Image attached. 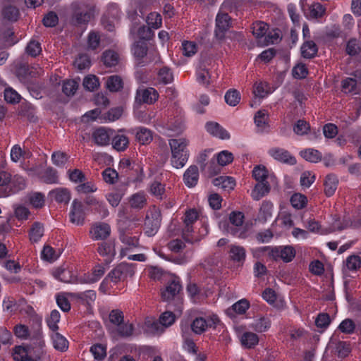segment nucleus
<instances>
[{"label": "nucleus", "mask_w": 361, "mask_h": 361, "mask_svg": "<svg viewBox=\"0 0 361 361\" xmlns=\"http://www.w3.org/2000/svg\"><path fill=\"white\" fill-rule=\"evenodd\" d=\"M45 343L42 336L39 334L33 339L32 347L27 348L23 346H17L14 348L13 359L16 361H37L45 355Z\"/></svg>", "instance_id": "f257e3e1"}, {"label": "nucleus", "mask_w": 361, "mask_h": 361, "mask_svg": "<svg viewBox=\"0 0 361 361\" xmlns=\"http://www.w3.org/2000/svg\"><path fill=\"white\" fill-rule=\"evenodd\" d=\"M169 144L171 152V165L176 169L183 168L186 164L189 157L187 149L188 140L183 137L171 139Z\"/></svg>", "instance_id": "f03ea898"}, {"label": "nucleus", "mask_w": 361, "mask_h": 361, "mask_svg": "<svg viewBox=\"0 0 361 361\" xmlns=\"http://www.w3.org/2000/svg\"><path fill=\"white\" fill-rule=\"evenodd\" d=\"M176 318L175 314L169 311L162 313L159 322L154 318H148L142 326L143 331L148 334H160L164 332L165 328L171 326L175 322Z\"/></svg>", "instance_id": "7ed1b4c3"}, {"label": "nucleus", "mask_w": 361, "mask_h": 361, "mask_svg": "<svg viewBox=\"0 0 361 361\" xmlns=\"http://www.w3.org/2000/svg\"><path fill=\"white\" fill-rule=\"evenodd\" d=\"M136 271V264L133 263H121L111 271L100 285V289L102 290L104 285L109 280L114 283L124 281L128 279L132 278Z\"/></svg>", "instance_id": "20e7f679"}, {"label": "nucleus", "mask_w": 361, "mask_h": 361, "mask_svg": "<svg viewBox=\"0 0 361 361\" xmlns=\"http://www.w3.org/2000/svg\"><path fill=\"white\" fill-rule=\"evenodd\" d=\"M244 215L240 212H233L229 216L230 225L224 231L240 238L247 236V226L243 224ZM221 228H224L225 224L220 223Z\"/></svg>", "instance_id": "39448f33"}, {"label": "nucleus", "mask_w": 361, "mask_h": 361, "mask_svg": "<svg viewBox=\"0 0 361 361\" xmlns=\"http://www.w3.org/2000/svg\"><path fill=\"white\" fill-rule=\"evenodd\" d=\"M197 219V213L195 210L190 209L186 212L184 218L185 228L183 231V238L189 242L193 243L200 240V237L204 236L208 233L207 226L204 225L200 231V236L192 234L193 232L192 224Z\"/></svg>", "instance_id": "423d86ee"}, {"label": "nucleus", "mask_w": 361, "mask_h": 361, "mask_svg": "<svg viewBox=\"0 0 361 361\" xmlns=\"http://www.w3.org/2000/svg\"><path fill=\"white\" fill-rule=\"evenodd\" d=\"M52 276L57 281L67 283L81 284V276H78L77 271L68 264H62L51 270Z\"/></svg>", "instance_id": "0eeeda50"}, {"label": "nucleus", "mask_w": 361, "mask_h": 361, "mask_svg": "<svg viewBox=\"0 0 361 361\" xmlns=\"http://www.w3.org/2000/svg\"><path fill=\"white\" fill-rule=\"evenodd\" d=\"M72 8L74 12V20L77 23L88 22L94 12L93 4L85 1L73 3Z\"/></svg>", "instance_id": "6e6552de"}, {"label": "nucleus", "mask_w": 361, "mask_h": 361, "mask_svg": "<svg viewBox=\"0 0 361 361\" xmlns=\"http://www.w3.org/2000/svg\"><path fill=\"white\" fill-rule=\"evenodd\" d=\"M220 324L219 317L214 313H209L205 317L196 318L191 324V329L195 334H201L207 329L216 328Z\"/></svg>", "instance_id": "1a4fd4ad"}, {"label": "nucleus", "mask_w": 361, "mask_h": 361, "mask_svg": "<svg viewBox=\"0 0 361 361\" xmlns=\"http://www.w3.org/2000/svg\"><path fill=\"white\" fill-rule=\"evenodd\" d=\"M264 250H267L269 257L274 260H282L286 263L293 261L296 255V251L292 245L265 247Z\"/></svg>", "instance_id": "9d476101"}, {"label": "nucleus", "mask_w": 361, "mask_h": 361, "mask_svg": "<svg viewBox=\"0 0 361 361\" xmlns=\"http://www.w3.org/2000/svg\"><path fill=\"white\" fill-rule=\"evenodd\" d=\"M161 215L159 211L153 208L150 209L146 216L145 223V233L147 236H154L160 227Z\"/></svg>", "instance_id": "9b49d317"}, {"label": "nucleus", "mask_w": 361, "mask_h": 361, "mask_svg": "<svg viewBox=\"0 0 361 361\" xmlns=\"http://www.w3.org/2000/svg\"><path fill=\"white\" fill-rule=\"evenodd\" d=\"M235 331L243 346L251 348L258 343V336L253 332L247 331L245 326H236Z\"/></svg>", "instance_id": "f8f14e48"}, {"label": "nucleus", "mask_w": 361, "mask_h": 361, "mask_svg": "<svg viewBox=\"0 0 361 361\" xmlns=\"http://www.w3.org/2000/svg\"><path fill=\"white\" fill-rule=\"evenodd\" d=\"M85 215L86 213L82 202L74 200L70 212L71 222L76 226H82L84 224Z\"/></svg>", "instance_id": "ddd939ff"}, {"label": "nucleus", "mask_w": 361, "mask_h": 361, "mask_svg": "<svg viewBox=\"0 0 361 361\" xmlns=\"http://www.w3.org/2000/svg\"><path fill=\"white\" fill-rule=\"evenodd\" d=\"M111 234L110 226L104 222H97L91 226L90 236L93 240H101L107 238Z\"/></svg>", "instance_id": "4468645a"}, {"label": "nucleus", "mask_w": 361, "mask_h": 361, "mask_svg": "<svg viewBox=\"0 0 361 361\" xmlns=\"http://www.w3.org/2000/svg\"><path fill=\"white\" fill-rule=\"evenodd\" d=\"M181 286L178 277L171 276L164 288L161 292V297L164 300L169 301L173 299L180 290Z\"/></svg>", "instance_id": "2eb2a0df"}, {"label": "nucleus", "mask_w": 361, "mask_h": 361, "mask_svg": "<svg viewBox=\"0 0 361 361\" xmlns=\"http://www.w3.org/2000/svg\"><path fill=\"white\" fill-rule=\"evenodd\" d=\"M230 25V18L227 13L220 11L216 18L215 35L218 39H222Z\"/></svg>", "instance_id": "dca6fc26"}, {"label": "nucleus", "mask_w": 361, "mask_h": 361, "mask_svg": "<svg viewBox=\"0 0 361 361\" xmlns=\"http://www.w3.org/2000/svg\"><path fill=\"white\" fill-rule=\"evenodd\" d=\"M159 97L157 91L152 88H140L137 91L136 100L140 102L152 104Z\"/></svg>", "instance_id": "f3484780"}, {"label": "nucleus", "mask_w": 361, "mask_h": 361, "mask_svg": "<svg viewBox=\"0 0 361 361\" xmlns=\"http://www.w3.org/2000/svg\"><path fill=\"white\" fill-rule=\"evenodd\" d=\"M269 114L265 110L258 111L254 117L255 124L259 133H264L269 131Z\"/></svg>", "instance_id": "a211bd4d"}, {"label": "nucleus", "mask_w": 361, "mask_h": 361, "mask_svg": "<svg viewBox=\"0 0 361 361\" xmlns=\"http://www.w3.org/2000/svg\"><path fill=\"white\" fill-rule=\"evenodd\" d=\"M207 131L212 136L221 140H228L230 133L218 123L208 122L205 126Z\"/></svg>", "instance_id": "6ab92c4d"}, {"label": "nucleus", "mask_w": 361, "mask_h": 361, "mask_svg": "<svg viewBox=\"0 0 361 361\" xmlns=\"http://www.w3.org/2000/svg\"><path fill=\"white\" fill-rule=\"evenodd\" d=\"M326 8L319 2H314L305 11V16L309 20H319L326 14Z\"/></svg>", "instance_id": "aec40b11"}, {"label": "nucleus", "mask_w": 361, "mask_h": 361, "mask_svg": "<svg viewBox=\"0 0 361 361\" xmlns=\"http://www.w3.org/2000/svg\"><path fill=\"white\" fill-rule=\"evenodd\" d=\"M105 267L101 264L96 265L92 273L81 276V284L93 283L98 281L105 273Z\"/></svg>", "instance_id": "412c9836"}, {"label": "nucleus", "mask_w": 361, "mask_h": 361, "mask_svg": "<svg viewBox=\"0 0 361 361\" xmlns=\"http://www.w3.org/2000/svg\"><path fill=\"white\" fill-rule=\"evenodd\" d=\"M269 154L274 159L281 162L287 163L291 165L296 162L295 159L292 157L288 151L283 149L273 148L269 150Z\"/></svg>", "instance_id": "4be33fe9"}, {"label": "nucleus", "mask_w": 361, "mask_h": 361, "mask_svg": "<svg viewBox=\"0 0 361 361\" xmlns=\"http://www.w3.org/2000/svg\"><path fill=\"white\" fill-rule=\"evenodd\" d=\"M113 130L104 128H99L94 130L92 137L95 143L98 145H107L110 142Z\"/></svg>", "instance_id": "5701e85b"}, {"label": "nucleus", "mask_w": 361, "mask_h": 361, "mask_svg": "<svg viewBox=\"0 0 361 361\" xmlns=\"http://www.w3.org/2000/svg\"><path fill=\"white\" fill-rule=\"evenodd\" d=\"M271 324V322L268 316H260L255 317L249 326L257 332L262 333L268 331Z\"/></svg>", "instance_id": "b1692460"}, {"label": "nucleus", "mask_w": 361, "mask_h": 361, "mask_svg": "<svg viewBox=\"0 0 361 361\" xmlns=\"http://www.w3.org/2000/svg\"><path fill=\"white\" fill-rule=\"evenodd\" d=\"M199 179V170L196 166H190L184 173L183 180L185 184L192 188L197 185Z\"/></svg>", "instance_id": "393cba45"}, {"label": "nucleus", "mask_w": 361, "mask_h": 361, "mask_svg": "<svg viewBox=\"0 0 361 361\" xmlns=\"http://www.w3.org/2000/svg\"><path fill=\"white\" fill-rule=\"evenodd\" d=\"M252 177L257 182H268L269 178L274 180L276 177L269 173L267 169L263 165H257L252 170Z\"/></svg>", "instance_id": "a878e982"}, {"label": "nucleus", "mask_w": 361, "mask_h": 361, "mask_svg": "<svg viewBox=\"0 0 361 361\" xmlns=\"http://www.w3.org/2000/svg\"><path fill=\"white\" fill-rule=\"evenodd\" d=\"M75 293H60L56 297V303L59 307L63 312H68L71 310L70 300L75 298Z\"/></svg>", "instance_id": "bb28decb"}, {"label": "nucleus", "mask_w": 361, "mask_h": 361, "mask_svg": "<svg viewBox=\"0 0 361 361\" xmlns=\"http://www.w3.org/2000/svg\"><path fill=\"white\" fill-rule=\"evenodd\" d=\"M131 34L135 40L145 42L149 39L153 35L151 30L146 27L145 25H142L139 27L133 26L131 29Z\"/></svg>", "instance_id": "cd10ccee"}, {"label": "nucleus", "mask_w": 361, "mask_h": 361, "mask_svg": "<svg viewBox=\"0 0 361 361\" xmlns=\"http://www.w3.org/2000/svg\"><path fill=\"white\" fill-rule=\"evenodd\" d=\"M213 184L216 187L230 191L235 188V180L230 176H219L213 180Z\"/></svg>", "instance_id": "c85d7f7f"}, {"label": "nucleus", "mask_w": 361, "mask_h": 361, "mask_svg": "<svg viewBox=\"0 0 361 361\" xmlns=\"http://www.w3.org/2000/svg\"><path fill=\"white\" fill-rule=\"evenodd\" d=\"M51 339L54 348L61 352L66 351L68 348L67 339L57 331L51 334Z\"/></svg>", "instance_id": "c756f323"}, {"label": "nucleus", "mask_w": 361, "mask_h": 361, "mask_svg": "<svg viewBox=\"0 0 361 361\" xmlns=\"http://www.w3.org/2000/svg\"><path fill=\"white\" fill-rule=\"evenodd\" d=\"M49 195L58 202L68 203L71 200V193L66 188H59L49 192Z\"/></svg>", "instance_id": "7c9ffc66"}, {"label": "nucleus", "mask_w": 361, "mask_h": 361, "mask_svg": "<svg viewBox=\"0 0 361 361\" xmlns=\"http://www.w3.org/2000/svg\"><path fill=\"white\" fill-rule=\"evenodd\" d=\"M352 222L344 217L343 219H334L332 226L330 228H326L325 231H322L321 234H328L337 231H342L352 226Z\"/></svg>", "instance_id": "2f4dec72"}, {"label": "nucleus", "mask_w": 361, "mask_h": 361, "mask_svg": "<svg viewBox=\"0 0 361 361\" xmlns=\"http://www.w3.org/2000/svg\"><path fill=\"white\" fill-rule=\"evenodd\" d=\"M270 185L268 182H257L252 190L251 196L255 200H259L269 193Z\"/></svg>", "instance_id": "473e14b6"}, {"label": "nucleus", "mask_w": 361, "mask_h": 361, "mask_svg": "<svg viewBox=\"0 0 361 361\" xmlns=\"http://www.w3.org/2000/svg\"><path fill=\"white\" fill-rule=\"evenodd\" d=\"M184 127L183 121L178 118L174 123H167L166 129H164L161 132L167 136H173L180 133L183 130Z\"/></svg>", "instance_id": "72a5a7b5"}, {"label": "nucleus", "mask_w": 361, "mask_h": 361, "mask_svg": "<svg viewBox=\"0 0 361 361\" xmlns=\"http://www.w3.org/2000/svg\"><path fill=\"white\" fill-rule=\"evenodd\" d=\"M137 140L142 145L149 144L153 139L152 132L145 127H139L135 129Z\"/></svg>", "instance_id": "f704fd0d"}, {"label": "nucleus", "mask_w": 361, "mask_h": 361, "mask_svg": "<svg viewBox=\"0 0 361 361\" xmlns=\"http://www.w3.org/2000/svg\"><path fill=\"white\" fill-rule=\"evenodd\" d=\"M338 180L336 176L329 174L326 176L324 181V192L325 194L331 197L332 196L337 189Z\"/></svg>", "instance_id": "c9c22d12"}, {"label": "nucleus", "mask_w": 361, "mask_h": 361, "mask_svg": "<svg viewBox=\"0 0 361 361\" xmlns=\"http://www.w3.org/2000/svg\"><path fill=\"white\" fill-rule=\"evenodd\" d=\"M147 203V195L144 192H137L130 196L129 204L132 208L141 209Z\"/></svg>", "instance_id": "e433bc0d"}, {"label": "nucleus", "mask_w": 361, "mask_h": 361, "mask_svg": "<svg viewBox=\"0 0 361 361\" xmlns=\"http://www.w3.org/2000/svg\"><path fill=\"white\" fill-rule=\"evenodd\" d=\"M149 191L156 198L162 200L165 197L166 186L159 180H154L149 185Z\"/></svg>", "instance_id": "4c0bfd02"}, {"label": "nucleus", "mask_w": 361, "mask_h": 361, "mask_svg": "<svg viewBox=\"0 0 361 361\" xmlns=\"http://www.w3.org/2000/svg\"><path fill=\"white\" fill-rule=\"evenodd\" d=\"M98 252L100 255L111 259L116 254L114 242L107 241L101 243L98 247Z\"/></svg>", "instance_id": "58836bf2"}, {"label": "nucleus", "mask_w": 361, "mask_h": 361, "mask_svg": "<svg viewBox=\"0 0 361 361\" xmlns=\"http://www.w3.org/2000/svg\"><path fill=\"white\" fill-rule=\"evenodd\" d=\"M102 60L106 67H114L118 63L119 56L113 50H106L103 53Z\"/></svg>", "instance_id": "ea45409f"}, {"label": "nucleus", "mask_w": 361, "mask_h": 361, "mask_svg": "<svg viewBox=\"0 0 361 361\" xmlns=\"http://www.w3.org/2000/svg\"><path fill=\"white\" fill-rule=\"evenodd\" d=\"M273 92L267 82H256L253 87L254 94L260 98L266 97Z\"/></svg>", "instance_id": "a19ab883"}, {"label": "nucleus", "mask_w": 361, "mask_h": 361, "mask_svg": "<svg viewBox=\"0 0 361 361\" xmlns=\"http://www.w3.org/2000/svg\"><path fill=\"white\" fill-rule=\"evenodd\" d=\"M25 180L23 177L16 175L12 178L11 185L10 190L6 191L4 193L3 196H8L12 193H14L20 190L25 188Z\"/></svg>", "instance_id": "79ce46f5"}, {"label": "nucleus", "mask_w": 361, "mask_h": 361, "mask_svg": "<svg viewBox=\"0 0 361 361\" xmlns=\"http://www.w3.org/2000/svg\"><path fill=\"white\" fill-rule=\"evenodd\" d=\"M111 138L113 147L117 151H123L128 147L129 140L125 135L117 134L112 135Z\"/></svg>", "instance_id": "37998d69"}, {"label": "nucleus", "mask_w": 361, "mask_h": 361, "mask_svg": "<svg viewBox=\"0 0 361 361\" xmlns=\"http://www.w3.org/2000/svg\"><path fill=\"white\" fill-rule=\"evenodd\" d=\"M214 159H216L219 166H225L233 161L234 157L233 153L228 150H222L216 154Z\"/></svg>", "instance_id": "c03bdc74"}, {"label": "nucleus", "mask_w": 361, "mask_h": 361, "mask_svg": "<svg viewBox=\"0 0 361 361\" xmlns=\"http://www.w3.org/2000/svg\"><path fill=\"white\" fill-rule=\"evenodd\" d=\"M122 78L118 75L109 77L106 82V88L111 92H118L123 88Z\"/></svg>", "instance_id": "a18cd8bd"}, {"label": "nucleus", "mask_w": 361, "mask_h": 361, "mask_svg": "<svg viewBox=\"0 0 361 361\" xmlns=\"http://www.w3.org/2000/svg\"><path fill=\"white\" fill-rule=\"evenodd\" d=\"M273 211V204L271 202L264 201L262 203L258 219L259 221L264 222L271 218Z\"/></svg>", "instance_id": "49530a36"}, {"label": "nucleus", "mask_w": 361, "mask_h": 361, "mask_svg": "<svg viewBox=\"0 0 361 361\" xmlns=\"http://www.w3.org/2000/svg\"><path fill=\"white\" fill-rule=\"evenodd\" d=\"M301 157L306 161L317 163L322 159V154L318 150L309 148L300 152Z\"/></svg>", "instance_id": "de8ad7c7"}, {"label": "nucleus", "mask_w": 361, "mask_h": 361, "mask_svg": "<svg viewBox=\"0 0 361 361\" xmlns=\"http://www.w3.org/2000/svg\"><path fill=\"white\" fill-rule=\"evenodd\" d=\"M252 29L253 35L259 39L260 42H262L260 39L264 37H265L269 26L264 22L259 21L253 23Z\"/></svg>", "instance_id": "09e8293b"}, {"label": "nucleus", "mask_w": 361, "mask_h": 361, "mask_svg": "<svg viewBox=\"0 0 361 361\" xmlns=\"http://www.w3.org/2000/svg\"><path fill=\"white\" fill-rule=\"evenodd\" d=\"M317 52V45L312 41H307L301 47V54L304 58L310 59L314 57Z\"/></svg>", "instance_id": "8fccbe9b"}, {"label": "nucleus", "mask_w": 361, "mask_h": 361, "mask_svg": "<svg viewBox=\"0 0 361 361\" xmlns=\"http://www.w3.org/2000/svg\"><path fill=\"white\" fill-rule=\"evenodd\" d=\"M229 256L233 261L243 262L245 259V250L241 246L233 245L230 248Z\"/></svg>", "instance_id": "3c124183"}, {"label": "nucleus", "mask_w": 361, "mask_h": 361, "mask_svg": "<svg viewBox=\"0 0 361 361\" xmlns=\"http://www.w3.org/2000/svg\"><path fill=\"white\" fill-rule=\"evenodd\" d=\"M60 252H57L53 247L49 245H44L41 252V258L47 262H54L56 260L59 256Z\"/></svg>", "instance_id": "603ef678"}, {"label": "nucleus", "mask_w": 361, "mask_h": 361, "mask_svg": "<svg viewBox=\"0 0 361 361\" xmlns=\"http://www.w3.org/2000/svg\"><path fill=\"white\" fill-rule=\"evenodd\" d=\"M133 53L137 59H142L147 54V47L145 41H136L132 48Z\"/></svg>", "instance_id": "864d4df0"}, {"label": "nucleus", "mask_w": 361, "mask_h": 361, "mask_svg": "<svg viewBox=\"0 0 361 361\" xmlns=\"http://www.w3.org/2000/svg\"><path fill=\"white\" fill-rule=\"evenodd\" d=\"M290 201L293 207L297 209L304 208L307 203L306 196L300 193L293 194L291 196Z\"/></svg>", "instance_id": "5fc2aeb1"}, {"label": "nucleus", "mask_w": 361, "mask_h": 361, "mask_svg": "<svg viewBox=\"0 0 361 361\" xmlns=\"http://www.w3.org/2000/svg\"><path fill=\"white\" fill-rule=\"evenodd\" d=\"M76 191L78 193L88 194L93 193L97 190V187L93 181H86L80 183L75 188Z\"/></svg>", "instance_id": "6e6d98bb"}, {"label": "nucleus", "mask_w": 361, "mask_h": 361, "mask_svg": "<svg viewBox=\"0 0 361 361\" xmlns=\"http://www.w3.org/2000/svg\"><path fill=\"white\" fill-rule=\"evenodd\" d=\"M83 86L87 90H95L99 87V78L94 75H88L83 80Z\"/></svg>", "instance_id": "4d7b16f0"}, {"label": "nucleus", "mask_w": 361, "mask_h": 361, "mask_svg": "<svg viewBox=\"0 0 361 361\" xmlns=\"http://www.w3.org/2000/svg\"><path fill=\"white\" fill-rule=\"evenodd\" d=\"M61 315L59 311L54 310L50 313L49 317L47 319V322L49 328L52 332L57 331L59 326L58 323L60 321Z\"/></svg>", "instance_id": "13d9d810"}, {"label": "nucleus", "mask_w": 361, "mask_h": 361, "mask_svg": "<svg viewBox=\"0 0 361 361\" xmlns=\"http://www.w3.org/2000/svg\"><path fill=\"white\" fill-rule=\"evenodd\" d=\"M90 352L94 360H101L106 355V348L102 344H94L90 348Z\"/></svg>", "instance_id": "bf43d9fd"}, {"label": "nucleus", "mask_w": 361, "mask_h": 361, "mask_svg": "<svg viewBox=\"0 0 361 361\" xmlns=\"http://www.w3.org/2000/svg\"><path fill=\"white\" fill-rule=\"evenodd\" d=\"M226 102L231 106H236L240 101V94L236 90H230L225 94Z\"/></svg>", "instance_id": "052dcab7"}, {"label": "nucleus", "mask_w": 361, "mask_h": 361, "mask_svg": "<svg viewBox=\"0 0 361 361\" xmlns=\"http://www.w3.org/2000/svg\"><path fill=\"white\" fill-rule=\"evenodd\" d=\"M44 234L43 226L39 223H35L30 231V239L32 242H37Z\"/></svg>", "instance_id": "680f3d73"}, {"label": "nucleus", "mask_w": 361, "mask_h": 361, "mask_svg": "<svg viewBox=\"0 0 361 361\" xmlns=\"http://www.w3.org/2000/svg\"><path fill=\"white\" fill-rule=\"evenodd\" d=\"M345 266L350 271H357L361 267V259L357 255H350L345 259Z\"/></svg>", "instance_id": "e2e57ef3"}, {"label": "nucleus", "mask_w": 361, "mask_h": 361, "mask_svg": "<svg viewBox=\"0 0 361 361\" xmlns=\"http://www.w3.org/2000/svg\"><path fill=\"white\" fill-rule=\"evenodd\" d=\"M147 25L154 29H158L162 24V18L159 13H150L146 19Z\"/></svg>", "instance_id": "0e129e2a"}, {"label": "nucleus", "mask_w": 361, "mask_h": 361, "mask_svg": "<svg viewBox=\"0 0 361 361\" xmlns=\"http://www.w3.org/2000/svg\"><path fill=\"white\" fill-rule=\"evenodd\" d=\"M157 79L163 84H168L173 81V75L169 68L164 67L159 70Z\"/></svg>", "instance_id": "69168bd1"}, {"label": "nucleus", "mask_w": 361, "mask_h": 361, "mask_svg": "<svg viewBox=\"0 0 361 361\" xmlns=\"http://www.w3.org/2000/svg\"><path fill=\"white\" fill-rule=\"evenodd\" d=\"M197 51V47L195 42L187 40L182 42V51L184 56L190 57L193 56Z\"/></svg>", "instance_id": "338daca9"}, {"label": "nucleus", "mask_w": 361, "mask_h": 361, "mask_svg": "<svg viewBox=\"0 0 361 361\" xmlns=\"http://www.w3.org/2000/svg\"><path fill=\"white\" fill-rule=\"evenodd\" d=\"M78 81L75 80H68L63 84V92L67 96L73 95L78 87Z\"/></svg>", "instance_id": "774afa93"}]
</instances>
